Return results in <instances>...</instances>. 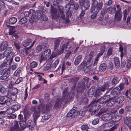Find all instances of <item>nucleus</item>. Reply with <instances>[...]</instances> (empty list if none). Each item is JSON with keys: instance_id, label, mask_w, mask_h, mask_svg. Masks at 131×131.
Wrapping results in <instances>:
<instances>
[{"instance_id": "nucleus-48", "label": "nucleus", "mask_w": 131, "mask_h": 131, "mask_svg": "<svg viewBox=\"0 0 131 131\" xmlns=\"http://www.w3.org/2000/svg\"><path fill=\"white\" fill-rule=\"evenodd\" d=\"M16 117V115L15 114H11L10 115L7 116V118L9 119H14Z\"/></svg>"}, {"instance_id": "nucleus-9", "label": "nucleus", "mask_w": 131, "mask_h": 131, "mask_svg": "<svg viewBox=\"0 0 131 131\" xmlns=\"http://www.w3.org/2000/svg\"><path fill=\"white\" fill-rule=\"evenodd\" d=\"M70 5L69 4H67L66 6V21L68 23L69 22V19L71 16V12L70 10Z\"/></svg>"}, {"instance_id": "nucleus-36", "label": "nucleus", "mask_w": 131, "mask_h": 131, "mask_svg": "<svg viewBox=\"0 0 131 131\" xmlns=\"http://www.w3.org/2000/svg\"><path fill=\"white\" fill-rule=\"evenodd\" d=\"M114 61L115 66L118 67L120 64L119 60L118 58L115 57L114 58Z\"/></svg>"}, {"instance_id": "nucleus-15", "label": "nucleus", "mask_w": 131, "mask_h": 131, "mask_svg": "<svg viewBox=\"0 0 131 131\" xmlns=\"http://www.w3.org/2000/svg\"><path fill=\"white\" fill-rule=\"evenodd\" d=\"M124 96H121L115 97L114 100L115 102L117 103H122L124 100Z\"/></svg>"}, {"instance_id": "nucleus-60", "label": "nucleus", "mask_w": 131, "mask_h": 131, "mask_svg": "<svg viewBox=\"0 0 131 131\" xmlns=\"http://www.w3.org/2000/svg\"><path fill=\"white\" fill-rule=\"evenodd\" d=\"M51 66V65L50 64H48L44 68L43 70L45 71H46L49 69Z\"/></svg>"}, {"instance_id": "nucleus-24", "label": "nucleus", "mask_w": 131, "mask_h": 131, "mask_svg": "<svg viewBox=\"0 0 131 131\" xmlns=\"http://www.w3.org/2000/svg\"><path fill=\"white\" fill-rule=\"evenodd\" d=\"M119 51L121 52V57L122 59L123 56L126 54V50L125 48L123 49L122 47L120 46L119 48Z\"/></svg>"}, {"instance_id": "nucleus-23", "label": "nucleus", "mask_w": 131, "mask_h": 131, "mask_svg": "<svg viewBox=\"0 0 131 131\" xmlns=\"http://www.w3.org/2000/svg\"><path fill=\"white\" fill-rule=\"evenodd\" d=\"M7 96H4L0 97V104L2 105L4 104L5 103L6 100H7Z\"/></svg>"}, {"instance_id": "nucleus-10", "label": "nucleus", "mask_w": 131, "mask_h": 131, "mask_svg": "<svg viewBox=\"0 0 131 131\" xmlns=\"http://www.w3.org/2000/svg\"><path fill=\"white\" fill-rule=\"evenodd\" d=\"M11 127L7 131H17L19 129L18 124L17 121H14L10 124Z\"/></svg>"}, {"instance_id": "nucleus-62", "label": "nucleus", "mask_w": 131, "mask_h": 131, "mask_svg": "<svg viewBox=\"0 0 131 131\" xmlns=\"http://www.w3.org/2000/svg\"><path fill=\"white\" fill-rule=\"evenodd\" d=\"M131 66V61L129 59L127 60V68H129Z\"/></svg>"}, {"instance_id": "nucleus-19", "label": "nucleus", "mask_w": 131, "mask_h": 131, "mask_svg": "<svg viewBox=\"0 0 131 131\" xmlns=\"http://www.w3.org/2000/svg\"><path fill=\"white\" fill-rule=\"evenodd\" d=\"M52 105L50 103H48L46 105L43 104L41 105L40 107L46 110H49L51 108Z\"/></svg>"}, {"instance_id": "nucleus-49", "label": "nucleus", "mask_w": 131, "mask_h": 131, "mask_svg": "<svg viewBox=\"0 0 131 131\" xmlns=\"http://www.w3.org/2000/svg\"><path fill=\"white\" fill-rule=\"evenodd\" d=\"M59 59H57L52 64V67L55 68L59 63Z\"/></svg>"}, {"instance_id": "nucleus-2", "label": "nucleus", "mask_w": 131, "mask_h": 131, "mask_svg": "<svg viewBox=\"0 0 131 131\" xmlns=\"http://www.w3.org/2000/svg\"><path fill=\"white\" fill-rule=\"evenodd\" d=\"M63 7L62 6H60L59 7L60 12L58 15H57V10L56 9L51 7V12L52 19L53 20H57L60 18L66 21V18L64 14L63 13Z\"/></svg>"}, {"instance_id": "nucleus-22", "label": "nucleus", "mask_w": 131, "mask_h": 131, "mask_svg": "<svg viewBox=\"0 0 131 131\" xmlns=\"http://www.w3.org/2000/svg\"><path fill=\"white\" fill-rule=\"evenodd\" d=\"M76 109L75 107H73L71 110L69 111L67 114V116L68 117H69L72 116L74 114L77 113L76 110H75Z\"/></svg>"}, {"instance_id": "nucleus-11", "label": "nucleus", "mask_w": 131, "mask_h": 131, "mask_svg": "<svg viewBox=\"0 0 131 131\" xmlns=\"http://www.w3.org/2000/svg\"><path fill=\"white\" fill-rule=\"evenodd\" d=\"M110 98V96L109 95H107L106 96H103L99 99L96 102L100 103H106L108 101Z\"/></svg>"}, {"instance_id": "nucleus-26", "label": "nucleus", "mask_w": 131, "mask_h": 131, "mask_svg": "<svg viewBox=\"0 0 131 131\" xmlns=\"http://www.w3.org/2000/svg\"><path fill=\"white\" fill-rule=\"evenodd\" d=\"M82 59V56L81 55H79L76 59L74 61V64L75 65H78L81 61Z\"/></svg>"}, {"instance_id": "nucleus-13", "label": "nucleus", "mask_w": 131, "mask_h": 131, "mask_svg": "<svg viewBox=\"0 0 131 131\" xmlns=\"http://www.w3.org/2000/svg\"><path fill=\"white\" fill-rule=\"evenodd\" d=\"M92 63L91 62L90 60H88L86 62L85 67H84V72L85 73H88L89 71L90 67L92 65Z\"/></svg>"}, {"instance_id": "nucleus-39", "label": "nucleus", "mask_w": 131, "mask_h": 131, "mask_svg": "<svg viewBox=\"0 0 131 131\" xmlns=\"http://www.w3.org/2000/svg\"><path fill=\"white\" fill-rule=\"evenodd\" d=\"M27 21V19L25 18H23L21 19L19 22V24H22L26 23Z\"/></svg>"}, {"instance_id": "nucleus-59", "label": "nucleus", "mask_w": 131, "mask_h": 131, "mask_svg": "<svg viewBox=\"0 0 131 131\" xmlns=\"http://www.w3.org/2000/svg\"><path fill=\"white\" fill-rule=\"evenodd\" d=\"M97 12L96 11L91 16V18L92 19H95L97 16Z\"/></svg>"}, {"instance_id": "nucleus-30", "label": "nucleus", "mask_w": 131, "mask_h": 131, "mask_svg": "<svg viewBox=\"0 0 131 131\" xmlns=\"http://www.w3.org/2000/svg\"><path fill=\"white\" fill-rule=\"evenodd\" d=\"M60 43V40L57 39L54 41V49L56 50L57 49L58 47H59Z\"/></svg>"}, {"instance_id": "nucleus-20", "label": "nucleus", "mask_w": 131, "mask_h": 131, "mask_svg": "<svg viewBox=\"0 0 131 131\" xmlns=\"http://www.w3.org/2000/svg\"><path fill=\"white\" fill-rule=\"evenodd\" d=\"M95 91V87L94 86L91 87L88 91V95L89 96L92 97L94 95Z\"/></svg>"}, {"instance_id": "nucleus-38", "label": "nucleus", "mask_w": 131, "mask_h": 131, "mask_svg": "<svg viewBox=\"0 0 131 131\" xmlns=\"http://www.w3.org/2000/svg\"><path fill=\"white\" fill-rule=\"evenodd\" d=\"M125 95L127 97L131 98V89H129L128 91H127Z\"/></svg>"}, {"instance_id": "nucleus-33", "label": "nucleus", "mask_w": 131, "mask_h": 131, "mask_svg": "<svg viewBox=\"0 0 131 131\" xmlns=\"http://www.w3.org/2000/svg\"><path fill=\"white\" fill-rule=\"evenodd\" d=\"M17 20V19L16 18L12 17L9 19V23L11 24H14L16 23Z\"/></svg>"}, {"instance_id": "nucleus-52", "label": "nucleus", "mask_w": 131, "mask_h": 131, "mask_svg": "<svg viewBox=\"0 0 131 131\" xmlns=\"http://www.w3.org/2000/svg\"><path fill=\"white\" fill-rule=\"evenodd\" d=\"M20 69L18 68L17 70H16L14 74V75L16 76L20 72Z\"/></svg>"}, {"instance_id": "nucleus-47", "label": "nucleus", "mask_w": 131, "mask_h": 131, "mask_svg": "<svg viewBox=\"0 0 131 131\" xmlns=\"http://www.w3.org/2000/svg\"><path fill=\"white\" fill-rule=\"evenodd\" d=\"M89 73H91V74H97L98 72V71L96 69H95V70H90V69H89Z\"/></svg>"}, {"instance_id": "nucleus-57", "label": "nucleus", "mask_w": 131, "mask_h": 131, "mask_svg": "<svg viewBox=\"0 0 131 131\" xmlns=\"http://www.w3.org/2000/svg\"><path fill=\"white\" fill-rule=\"evenodd\" d=\"M7 112L8 113L12 114V113L14 112V110L12 108V107L8 108L7 110Z\"/></svg>"}, {"instance_id": "nucleus-53", "label": "nucleus", "mask_w": 131, "mask_h": 131, "mask_svg": "<svg viewBox=\"0 0 131 131\" xmlns=\"http://www.w3.org/2000/svg\"><path fill=\"white\" fill-rule=\"evenodd\" d=\"M99 122V119L98 118L95 119L92 122V123L94 125H96Z\"/></svg>"}, {"instance_id": "nucleus-8", "label": "nucleus", "mask_w": 131, "mask_h": 131, "mask_svg": "<svg viewBox=\"0 0 131 131\" xmlns=\"http://www.w3.org/2000/svg\"><path fill=\"white\" fill-rule=\"evenodd\" d=\"M80 6H83L86 9H88L90 5V2L89 0H81L79 1Z\"/></svg>"}, {"instance_id": "nucleus-28", "label": "nucleus", "mask_w": 131, "mask_h": 131, "mask_svg": "<svg viewBox=\"0 0 131 131\" xmlns=\"http://www.w3.org/2000/svg\"><path fill=\"white\" fill-rule=\"evenodd\" d=\"M10 73L7 72H5L3 74L1 77V79L2 80L6 79L9 75Z\"/></svg>"}, {"instance_id": "nucleus-17", "label": "nucleus", "mask_w": 131, "mask_h": 131, "mask_svg": "<svg viewBox=\"0 0 131 131\" xmlns=\"http://www.w3.org/2000/svg\"><path fill=\"white\" fill-rule=\"evenodd\" d=\"M120 91L118 88H115L112 90L111 92V95H117L120 93Z\"/></svg>"}, {"instance_id": "nucleus-34", "label": "nucleus", "mask_w": 131, "mask_h": 131, "mask_svg": "<svg viewBox=\"0 0 131 131\" xmlns=\"http://www.w3.org/2000/svg\"><path fill=\"white\" fill-rule=\"evenodd\" d=\"M31 42V39L26 40L22 43V45L24 47H26L28 46Z\"/></svg>"}, {"instance_id": "nucleus-29", "label": "nucleus", "mask_w": 131, "mask_h": 131, "mask_svg": "<svg viewBox=\"0 0 131 131\" xmlns=\"http://www.w3.org/2000/svg\"><path fill=\"white\" fill-rule=\"evenodd\" d=\"M119 78L117 77H114L112 79L111 81L112 84L113 85H116L119 81Z\"/></svg>"}, {"instance_id": "nucleus-51", "label": "nucleus", "mask_w": 131, "mask_h": 131, "mask_svg": "<svg viewBox=\"0 0 131 131\" xmlns=\"http://www.w3.org/2000/svg\"><path fill=\"white\" fill-rule=\"evenodd\" d=\"M41 19L44 21H46L48 19L47 17L45 14L42 15L41 16Z\"/></svg>"}, {"instance_id": "nucleus-16", "label": "nucleus", "mask_w": 131, "mask_h": 131, "mask_svg": "<svg viewBox=\"0 0 131 131\" xmlns=\"http://www.w3.org/2000/svg\"><path fill=\"white\" fill-rule=\"evenodd\" d=\"M34 109V113L33 114V116L35 118H37L39 116V112L40 111L39 107H37L36 108L35 107H33L32 108Z\"/></svg>"}, {"instance_id": "nucleus-43", "label": "nucleus", "mask_w": 131, "mask_h": 131, "mask_svg": "<svg viewBox=\"0 0 131 131\" xmlns=\"http://www.w3.org/2000/svg\"><path fill=\"white\" fill-rule=\"evenodd\" d=\"M37 63L36 62L33 61L30 63V67L32 68H34L37 66Z\"/></svg>"}, {"instance_id": "nucleus-21", "label": "nucleus", "mask_w": 131, "mask_h": 131, "mask_svg": "<svg viewBox=\"0 0 131 131\" xmlns=\"http://www.w3.org/2000/svg\"><path fill=\"white\" fill-rule=\"evenodd\" d=\"M105 47L104 45H103L101 46V48L100 49V50L99 51V52L100 51V52L98 54L96 58L99 59V58L100 57V56L103 54V53L105 51Z\"/></svg>"}, {"instance_id": "nucleus-12", "label": "nucleus", "mask_w": 131, "mask_h": 131, "mask_svg": "<svg viewBox=\"0 0 131 131\" xmlns=\"http://www.w3.org/2000/svg\"><path fill=\"white\" fill-rule=\"evenodd\" d=\"M13 60V58L12 57L6 58L4 60V62L2 64V66L3 67H7L10 65Z\"/></svg>"}, {"instance_id": "nucleus-40", "label": "nucleus", "mask_w": 131, "mask_h": 131, "mask_svg": "<svg viewBox=\"0 0 131 131\" xmlns=\"http://www.w3.org/2000/svg\"><path fill=\"white\" fill-rule=\"evenodd\" d=\"M12 108L15 112L17 111L20 108V106L18 104H15L13 105L12 107Z\"/></svg>"}, {"instance_id": "nucleus-6", "label": "nucleus", "mask_w": 131, "mask_h": 131, "mask_svg": "<svg viewBox=\"0 0 131 131\" xmlns=\"http://www.w3.org/2000/svg\"><path fill=\"white\" fill-rule=\"evenodd\" d=\"M116 112L117 111L115 110L114 113L112 112L111 114H110L108 113L104 114L102 116V119L105 121H109L110 122H111L113 121V119L112 115L115 114Z\"/></svg>"}, {"instance_id": "nucleus-55", "label": "nucleus", "mask_w": 131, "mask_h": 131, "mask_svg": "<svg viewBox=\"0 0 131 131\" xmlns=\"http://www.w3.org/2000/svg\"><path fill=\"white\" fill-rule=\"evenodd\" d=\"M92 7H96L97 5L98 4V2L97 1H92Z\"/></svg>"}, {"instance_id": "nucleus-56", "label": "nucleus", "mask_w": 131, "mask_h": 131, "mask_svg": "<svg viewBox=\"0 0 131 131\" xmlns=\"http://www.w3.org/2000/svg\"><path fill=\"white\" fill-rule=\"evenodd\" d=\"M42 47L41 46H37L36 48V51L37 53L39 52L41 50Z\"/></svg>"}, {"instance_id": "nucleus-54", "label": "nucleus", "mask_w": 131, "mask_h": 131, "mask_svg": "<svg viewBox=\"0 0 131 131\" xmlns=\"http://www.w3.org/2000/svg\"><path fill=\"white\" fill-rule=\"evenodd\" d=\"M89 128L86 125H84L82 126L81 127V129L83 130H86V131H88L87 130Z\"/></svg>"}, {"instance_id": "nucleus-42", "label": "nucleus", "mask_w": 131, "mask_h": 131, "mask_svg": "<svg viewBox=\"0 0 131 131\" xmlns=\"http://www.w3.org/2000/svg\"><path fill=\"white\" fill-rule=\"evenodd\" d=\"M14 43V46L16 49L19 50L21 46L20 43L19 42H15Z\"/></svg>"}, {"instance_id": "nucleus-50", "label": "nucleus", "mask_w": 131, "mask_h": 131, "mask_svg": "<svg viewBox=\"0 0 131 131\" xmlns=\"http://www.w3.org/2000/svg\"><path fill=\"white\" fill-rule=\"evenodd\" d=\"M7 91V89L3 87H1L0 89V92L2 93H5Z\"/></svg>"}, {"instance_id": "nucleus-3", "label": "nucleus", "mask_w": 131, "mask_h": 131, "mask_svg": "<svg viewBox=\"0 0 131 131\" xmlns=\"http://www.w3.org/2000/svg\"><path fill=\"white\" fill-rule=\"evenodd\" d=\"M89 111L91 112V114L93 115L96 110L100 108V106L97 104L96 101H92L89 106Z\"/></svg>"}, {"instance_id": "nucleus-4", "label": "nucleus", "mask_w": 131, "mask_h": 131, "mask_svg": "<svg viewBox=\"0 0 131 131\" xmlns=\"http://www.w3.org/2000/svg\"><path fill=\"white\" fill-rule=\"evenodd\" d=\"M108 83H105L102 86L97 89L95 96L96 97L101 95L102 92L104 91L105 90L108 88Z\"/></svg>"}, {"instance_id": "nucleus-1", "label": "nucleus", "mask_w": 131, "mask_h": 131, "mask_svg": "<svg viewBox=\"0 0 131 131\" xmlns=\"http://www.w3.org/2000/svg\"><path fill=\"white\" fill-rule=\"evenodd\" d=\"M74 94H68L67 89H65L63 92L62 97L57 100L54 105L56 108H57L61 106V104H65L68 103L74 97Z\"/></svg>"}, {"instance_id": "nucleus-7", "label": "nucleus", "mask_w": 131, "mask_h": 131, "mask_svg": "<svg viewBox=\"0 0 131 131\" xmlns=\"http://www.w3.org/2000/svg\"><path fill=\"white\" fill-rule=\"evenodd\" d=\"M51 50L50 49H48L43 52L41 56V61L45 60L49 57L51 54Z\"/></svg>"}, {"instance_id": "nucleus-5", "label": "nucleus", "mask_w": 131, "mask_h": 131, "mask_svg": "<svg viewBox=\"0 0 131 131\" xmlns=\"http://www.w3.org/2000/svg\"><path fill=\"white\" fill-rule=\"evenodd\" d=\"M12 49L11 47L7 48L4 52L3 55L6 58L13 57L15 56V53L12 51Z\"/></svg>"}, {"instance_id": "nucleus-37", "label": "nucleus", "mask_w": 131, "mask_h": 131, "mask_svg": "<svg viewBox=\"0 0 131 131\" xmlns=\"http://www.w3.org/2000/svg\"><path fill=\"white\" fill-rule=\"evenodd\" d=\"M64 49L65 50L67 51H70V50L71 49V45L69 44V43H67L66 45L65 46L64 45Z\"/></svg>"}, {"instance_id": "nucleus-31", "label": "nucleus", "mask_w": 131, "mask_h": 131, "mask_svg": "<svg viewBox=\"0 0 131 131\" xmlns=\"http://www.w3.org/2000/svg\"><path fill=\"white\" fill-rule=\"evenodd\" d=\"M106 66L105 64H101L99 67V70L101 72L104 71L106 69Z\"/></svg>"}, {"instance_id": "nucleus-41", "label": "nucleus", "mask_w": 131, "mask_h": 131, "mask_svg": "<svg viewBox=\"0 0 131 131\" xmlns=\"http://www.w3.org/2000/svg\"><path fill=\"white\" fill-rule=\"evenodd\" d=\"M57 50H56V51ZM56 50H54L53 52H52L51 55L50 56V58L51 59H52L55 57H56L58 54V53L56 52Z\"/></svg>"}, {"instance_id": "nucleus-64", "label": "nucleus", "mask_w": 131, "mask_h": 131, "mask_svg": "<svg viewBox=\"0 0 131 131\" xmlns=\"http://www.w3.org/2000/svg\"><path fill=\"white\" fill-rule=\"evenodd\" d=\"M30 13L28 11H26L24 13V16L27 17H29L30 14Z\"/></svg>"}, {"instance_id": "nucleus-63", "label": "nucleus", "mask_w": 131, "mask_h": 131, "mask_svg": "<svg viewBox=\"0 0 131 131\" xmlns=\"http://www.w3.org/2000/svg\"><path fill=\"white\" fill-rule=\"evenodd\" d=\"M94 55V52L93 51H91L90 52L89 54V60H90L93 57Z\"/></svg>"}, {"instance_id": "nucleus-27", "label": "nucleus", "mask_w": 131, "mask_h": 131, "mask_svg": "<svg viewBox=\"0 0 131 131\" xmlns=\"http://www.w3.org/2000/svg\"><path fill=\"white\" fill-rule=\"evenodd\" d=\"M14 90L16 91L15 93L14 94L11 95V98H10L12 101H15L16 99L17 96L16 93H17L18 92V90L16 88H14Z\"/></svg>"}, {"instance_id": "nucleus-61", "label": "nucleus", "mask_w": 131, "mask_h": 131, "mask_svg": "<svg viewBox=\"0 0 131 131\" xmlns=\"http://www.w3.org/2000/svg\"><path fill=\"white\" fill-rule=\"evenodd\" d=\"M112 51V49L111 48H109L108 50L107 53V55L108 56H110L111 54Z\"/></svg>"}, {"instance_id": "nucleus-46", "label": "nucleus", "mask_w": 131, "mask_h": 131, "mask_svg": "<svg viewBox=\"0 0 131 131\" xmlns=\"http://www.w3.org/2000/svg\"><path fill=\"white\" fill-rule=\"evenodd\" d=\"M127 23L129 26L131 27V16H129L127 18Z\"/></svg>"}, {"instance_id": "nucleus-35", "label": "nucleus", "mask_w": 131, "mask_h": 131, "mask_svg": "<svg viewBox=\"0 0 131 131\" xmlns=\"http://www.w3.org/2000/svg\"><path fill=\"white\" fill-rule=\"evenodd\" d=\"M64 46L63 44H61L60 46V49L59 50L58 52V55H59L62 53L64 50Z\"/></svg>"}, {"instance_id": "nucleus-14", "label": "nucleus", "mask_w": 131, "mask_h": 131, "mask_svg": "<svg viewBox=\"0 0 131 131\" xmlns=\"http://www.w3.org/2000/svg\"><path fill=\"white\" fill-rule=\"evenodd\" d=\"M8 42L6 41H3L0 46V51H2L6 49L8 46Z\"/></svg>"}, {"instance_id": "nucleus-25", "label": "nucleus", "mask_w": 131, "mask_h": 131, "mask_svg": "<svg viewBox=\"0 0 131 131\" xmlns=\"http://www.w3.org/2000/svg\"><path fill=\"white\" fill-rule=\"evenodd\" d=\"M38 20L37 16L34 15H32L29 19V21L31 23H32L34 21L36 22Z\"/></svg>"}, {"instance_id": "nucleus-18", "label": "nucleus", "mask_w": 131, "mask_h": 131, "mask_svg": "<svg viewBox=\"0 0 131 131\" xmlns=\"http://www.w3.org/2000/svg\"><path fill=\"white\" fill-rule=\"evenodd\" d=\"M78 88L77 89V91L79 92H82L85 88V84L84 82H83L82 84H80L78 85Z\"/></svg>"}, {"instance_id": "nucleus-44", "label": "nucleus", "mask_w": 131, "mask_h": 131, "mask_svg": "<svg viewBox=\"0 0 131 131\" xmlns=\"http://www.w3.org/2000/svg\"><path fill=\"white\" fill-rule=\"evenodd\" d=\"M11 29H10L9 31V35H13L14 34V33L16 32V30L14 29V27H12Z\"/></svg>"}, {"instance_id": "nucleus-58", "label": "nucleus", "mask_w": 131, "mask_h": 131, "mask_svg": "<svg viewBox=\"0 0 131 131\" xmlns=\"http://www.w3.org/2000/svg\"><path fill=\"white\" fill-rule=\"evenodd\" d=\"M103 6V4L101 3H98V4L97 6V9L98 10H100L102 8Z\"/></svg>"}, {"instance_id": "nucleus-45", "label": "nucleus", "mask_w": 131, "mask_h": 131, "mask_svg": "<svg viewBox=\"0 0 131 131\" xmlns=\"http://www.w3.org/2000/svg\"><path fill=\"white\" fill-rule=\"evenodd\" d=\"M7 98L6 100L5 103L7 105H9L11 104L12 101L11 99L9 98L8 97H7Z\"/></svg>"}, {"instance_id": "nucleus-32", "label": "nucleus", "mask_w": 131, "mask_h": 131, "mask_svg": "<svg viewBox=\"0 0 131 131\" xmlns=\"http://www.w3.org/2000/svg\"><path fill=\"white\" fill-rule=\"evenodd\" d=\"M122 14L119 12H116L115 15V17L118 21H120L122 18Z\"/></svg>"}]
</instances>
